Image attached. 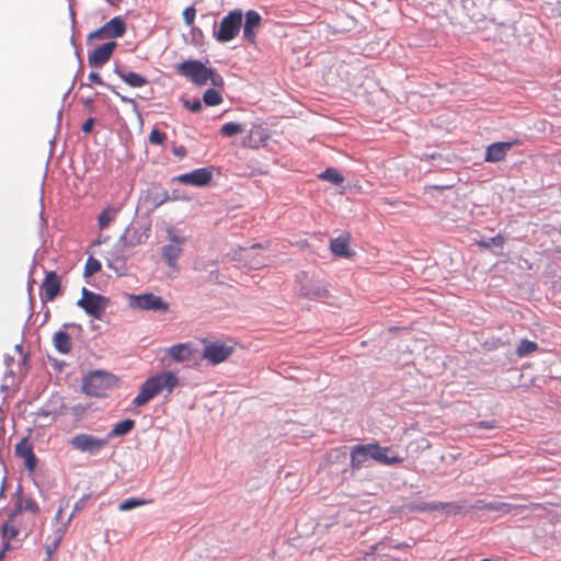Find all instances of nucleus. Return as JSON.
<instances>
[{"label":"nucleus","instance_id":"nucleus-1","mask_svg":"<svg viewBox=\"0 0 561 561\" xmlns=\"http://www.w3.org/2000/svg\"><path fill=\"white\" fill-rule=\"evenodd\" d=\"M180 385V379L175 373L164 370L148 377L140 386L138 394L133 400V405L136 408L147 404L150 400L160 394L163 390L168 394Z\"/></svg>","mask_w":561,"mask_h":561},{"label":"nucleus","instance_id":"nucleus-2","mask_svg":"<svg viewBox=\"0 0 561 561\" xmlns=\"http://www.w3.org/2000/svg\"><path fill=\"white\" fill-rule=\"evenodd\" d=\"M176 72L190 80L197 87L205 85L210 81L211 85L222 88L225 84L224 78L216 72L215 69L206 67L201 60H185L175 67Z\"/></svg>","mask_w":561,"mask_h":561},{"label":"nucleus","instance_id":"nucleus-3","mask_svg":"<svg viewBox=\"0 0 561 561\" xmlns=\"http://www.w3.org/2000/svg\"><path fill=\"white\" fill-rule=\"evenodd\" d=\"M242 11L239 9L230 11L214 31V37L219 43H228L237 37L242 25Z\"/></svg>","mask_w":561,"mask_h":561},{"label":"nucleus","instance_id":"nucleus-4","mask_svg":"<svg viewBox=\"0 0 561 561\" xmlns=\"http://www.w3.org/2000/svg\"><path fill=\"white\" fill-rule=\"evenodd\" d=\"M77 305L90 317L100 320L110 305V298L83 287Z\"/></svg>","mask_w":561,"mask_h":561},{"label":"nucleus","instance_id":"nucleus-5","mask_svg":"<svg viewBox=\"0 0 561 561\" xmlns=\"http://www.w3.org/2000/svg\"><path fill=\"white\" fill-rule=\"evenodd\" d=\"M114 376L103 371H93L83 379L84 392L92 397H103L114 386Z\"/></svg>","mask_w":561,"mask_h":561},{"label":"nucleus","instance_id":"nucleus-6","mask_svg":"<svg viewBox=\"0 0 561 561\" xmlns=\"http://www.w3.org/2000/svg\"><path fill=\"white\" fill-rule=\"evenodd\" d=\"M128 300L129 306L137 310H149L156 312H167L169 310V304L160 296H156L152 293L130 295Z\"/></svg>","mask_w":561,"mask_h":561},{"label":"nucleus","instance_id":"nucleus-7","mask_svg":"<svg viewBox=\"0 0 561 561\" xmlns=\"http://www.w3.org/2000/svg\"><path fill=\"white\" fill-rule=\"evenodd\" d=\"M108 444V438H99L90 434H78L70 440L73 449L81 453L96 454Z\"/></svg>","mask_w":561,"mask_h":561},{"label":"nucleus","instance_id":"nucleus-8","mask_svg":"<svg viewBox=\"0 0 561 561\" xmlns=\"http://www.w3.org/2000/svg\"><path fill=\"white\" fill-rule=\"evenodd\" d=\"M104 259L107 267L113 270L117 275L125 274L127 266L122 240L115 243L112 249L104 254Z\"/></svg>","mask_w":561,"mask_h":561},{"label":"nucleus","instance_id":"nucleus-9","mask_svg":"<svg viewBox=\"0 0 561 561\" xmlns=\"http://www.w3.org/2000/svg\"><path fill=\"white\" fill-rule=\"evenodd\" d=\"M233 352V348L219 342H209L203 351V358L213 365L225 362Z\"/></svg>","mask_w":561,"mask_h":561},{"label":"nucleus","instance_id":"nucleus-10","mask_svg":"<svg viewBox=\"0 0 561 561\" xmlns=\"http://www.w3.org/2000/svg\"><path fill=\"white\" fill-rule=\"evenodd\" d=\"M213 179V171L210 168H199L192 172L181 174L175 178V181L186 185L206 186Z\"/></svg>","mask_w":561,"mask_h":561},{"label":"nucleus","instance_id":"nucleus-11","mask_svg":"<svg viewBox=\"0 0 561 561\" xmlns=\"http://www.w3.org/2000/svg\"><path fill=\"white\" fill-rule=\"evenodd\" d=\"M43 300L53 301L61 293V279L55 271L47 272L42 283Z\"/></svg>","mask_w":561,"mask_h":561},{"label":"nucleus","instance_id":"nucleus-12","mask_svg":"<svg viewBox=\"0 0 561 561\" xmlns=\"http://www.w3.org/2000/svg\"><path fill=\"white\" fill-rule=\"evenodd\" d=\"M245 21L243 24V38L250 44H255L256 32L261 25L262 16L254 10H249L245 13Z\"/></svg>","mask_w":561,"mask_h":561},{"label":"nucleus","instance_id":"nucleus-13","mask_svg":"<svg viewBox=\"0 0 561 561\" xmlns=\"http://www.w3.org/2000/svg\"><path fill=\"white\" fill-rule=\"evenodd\" d=\"M115 47H116V43L115 42H108V43H105V44L96 47L89 55V58H88L89 65L91 67H101V66H103L112 57Z\"/></svg>","mask_w":561,"mask_h":561},{"label":"nucleus","instance_id":"nucleus-14","mask_svg":"<svg viewBox=\"0 0 561 561\" xmlns=\"http://www.w3.org/2000/svg\"><path fill=\"white\" fill-rule=\"evenodd\" d=\"M22 519L23 516H19L18 514L13 513L10 514L8 520L1 527L4 542L10 545V541L18 539L19 535L21 534Z\"/></svg>","mask_w":561,"mask_h":561},{"label":"nucleus","instance_id":"nucleus-15","mask_svg":"<svg viewBox=\"0 0 561 561\" xmlns=\"http://www.w3.org/2000/svg\"><path fill=\"white\" fill-rule=\"evenodd\" d=\"M482 507L490 512H500L502 514H510L514 510L524 511V510H529V508H533V510L543 508V505L540 503H530L529 505H513L511 503H505V502H490V503H485Z\"/></svg>","mask_w":561,"mask_h":561},{"label":"nucleus","instance_id":"nucleus-16","mask_svg":"<svg viewBox=\"0 0 561 561\" xmlns=\"http://www.w3.org/2000/svg\"><path fill=\"white\" fill-rule=\"evenodd\" d=\"M515 144L516 142L501 141V142H494V144L488 146V148L485 150L484 160L486 162H500V161L504 160V158L507 154V151Z\"/></svg>","mask_w":561,"mask_h":561},{"label":"nucleus","instance_id":"nucleus-17","mask_svg":"<svg viewBox=\"0 0 561 561\" xmlns=\"http://www.w3.org/2000/svg\"><path fill=\"white\" fill-rule=\"evenodd\" d=\"M167 353L174 362L182 363L192 359L194 348L191 343H179L169 347Z\"/></svg>","mask_w":561,"mask_h":561},{"label":"nucleus","instance_id":"nucleus-18","mask_svg":"<svg viewBox=\"0 0 561 561\" xmlns=\"http://www.w3.org/2000/svg\"><path fill=\"white\" fill-rule=\"evenodd\" d=\"M15 454L16 456L24 459L25 467L33 471L36 467V456L33 453L32 445L28 443L26 438L22 439L16 446H15Z\"/></svg>","mask_w":561,"mask_h":561},{"label":"nucleus","instance_id":"nucleus-19","mask_svg":"<svg viewBox=\"0 0 561 561\" xmlns=\"http://www.w3.org/2000/svg\"><path fill=\"white\" fill-rule=\"evenodd\" d=\"M370 458L385 463V465H393V463H400L402 461L399 457H391L389 458L387 456V453L389 451L388 447H381L378 444H368Z\"/></svg>","mask_w":561,"mask_h":561},{"label":"nucleus","instance_id":"nucleus-20","mask_svg":"<svg viewBox=\"0 0 561 561\" xmlns=\"http://www.w3.org/2000/svg\"><path fill=\"white\" fill-rule=\"evenodd\" d=\"M300 290L301 295L309 299H323L329 297L328 288L319 282L302 285Z\"/></svg>","mask_w":561,"mask_h":561},{"label":"nucleus","instance_id":"nucleus-21","mask_svg":"<svg viewBox=\"0 0 561 561\" xmlns=\"http://www.w3.org/2000/svg\"><path fill=\"white\" fill-rule=\"evenodd\" d=\"M368 458H370L368 444L357 445L353 447L351 451V467L353 469H359Z\"/></svg>","mask_w":561,"mask_h":561},{"label":"nucleus","instance_id":"nucleus-22","mask_svg":"<svg viewBox=\"0 0 561 561\" xmlns=\"http://www.w3.org/2000/svg\"><path fill=\"white\" fill-rule=\"evenodd\" d=\"M330 250L333 254L341 257H351L353 252L350 250V238L339 237L330 242Z\"/></svg>","mask_w":561,"mask_h":561},{"label":"nucleus","instance_id":"nucleus-23","mask_svg":"<svg viewBox=\"0 0 561 561\" xmlns=\"http://www.w3.org/2000/svg\"><path fill=\"white\" fill-rule=\"evenodd\" d=\"M453 512L457 513L459 507L450 504V503H442V502H433V503H426L422 502L420 504H415L411 506V511H417V512H426V511H445V510H451Z\"/></svg>","mask_w":561,"mask_h":561},{"label":"nucleus","instance_id":"nucleus-24","mask_svg":"<svg viewBox=\"0 0 561 561\" xmlns=\"http://www.w3.org/2000/svg\"><path fill=\"white\" fill-rule=\"evenodd\" d=\"M106 33L112 38L122 37L126 32V24L121 16H115L104 24Z\"/></svg>","mask_w":561,"mask_h":561},{"label":"nucleus","instance_id":"nucleus-25","mask_svg":"<svg viewBox=\"0 0 561 561\" xmlns=\"http://www.w3.org/2000/svg\"><path fill=\"white\" fill-rule=\"evenodd\" d=\"M117 76L129 87L141 88L148 83V80L133 71L116 70Z\"/></svg>","mask_w":561,"mask_h":561},{"label":"nucleus","instance_id":"nucleus-26","mask_svg":"<svg viewBox=\"0 0 561 561\" xmlns=\"http://www.w3.org/2000/svg\"><path fill=\"white\" fill-rule=\"evenodd\" d=\"M23 512H31L32 514L36 515L39 512V507L33 499H24L19 495L18 502L12 513L18 514L19 516H23Z\"/></svg>","mask_w":561,"mask_h":561},{"label":"nucleus","instance_id":"nucleus-27","mask_svg":"<svg viewBox=\"0 0 561 561\" xmlns=\"http://www.w3.org/2000/svg\"><path fill=\"white\" fill-rule=\"evenodd\" d=\"M119 207L107 206L98 216V226L101 230L106 229L117 217Z\"/></svg>","mask_w":561,"mask_h":561},{"label":"nucleus","instance_id":"nucleus-28","mask_svg":"<svg viewBox=\"0 0 561 561\" xmlns=\"http://www.w3.org/2000/svg\"><path fill=\"white\" fill-rule=\"evenodd\" d=\"M54 346L61 354H68L71 351L72 343L70 335L66 331H58L54 334Z\"/></svg>","mask_w":561,"mask_h":561},{"label":"nucleus","instance_id":"nucleus-29","mask_svg":"<svg viewBox=\"0 0 561 561\" xmlns=\"http://www.w3.org/2000/svg\"><path fill=\"white\" fill-rule=\"evenodd\" d=\"M182 253V248L173 244H167L162 248V256L168 266L178 270V259Z\"/></svg>","mask_w":561,"mask_h":561},{"label":"nucleus","instance_id":"nucleus-30","mask_svg":"<svg viewBox=\"0 0 561 561\" xmlns=\"http://www.w3.org/2000/svg\"><path fill=\"white\" fill-rule=\"evenodd\" d=\"M135 427V421L130 419L123 420L118 423H116L111 432L108 433V436L106 438L110 439V437H118L124 436L128 434L133 428Z\"/></svg>","mask_w":561,"mask_h":561},{"label":"nucleus","instance_id":"nucleus-31","mask_svg":"<svg viewBox=\"0 0 561 561\" xmlns=\"http://www.w3.org/2000/svg\"><path fill=\"white\" fill-rule=\"evenodd\" d=\"M243 131H244V126L240 123H233V122L226 123L220 128V134L224 137H228V138L233 137Z\"/></svg>","mask_w":561,"mask_h":561},{"label":"nucleus","instance_id":"nucleus-32","mask_svg":"<svg viewBox=\"0 0 561 561\" xmlns=\"http://www.w3.org/2000/svg\"><path fill=\"white\" fill-rule=\"evenodd\" d=\"M203 101L207 106H216L221 104L224 99L220 92H218L217 90L208 89L205 91L203 95Z\"/></svg>","mask_w":561,"mask_h":561},{"label":"nucleus","instance_id":"nucleus-33","mask_svg":"<svg viewBox=\"0 0 561 561\" xmlns=\"http://www.w3.org/2000/svg\"><path fill=\"white\" fill-rule=\"evenodd\" d=\"M538 350L537 343L529 340H522L516 348V354L519 357L530 355Z\"/></svg>","mask_w":561,"mask_h":561},{"label":"nucleus","instance_id":"nucleus-34","mask_svg":"<svg viewBox=\"0 0 561 561\" xmlns=\"http://www.w3.org/2000/svg\"><path fill=\"white\" fill-rule=\"evenodd\" d=\"M319 178L321 180H325V181H329L335 185H339L341 184L343 181H344V178L341 175V173L334 169V168H328L325 169L320 175Z\"/></svg>","mask_w":561,"mask_h":561},{"label":"nucleus","instance_id":"nucleus-35","mask_svg":"<svg viewBox=\"0 0 561 561\" xmlns=\"http://www.w3.org/2000/svg\"><path fill=\"white\" fill-rule=\"evenodd\" d=\"M101 267L102 265L99 260L94 259L93 256H89L84 266V276H92L93 274L100 272Z\"/></svg>","mask_w":561,"mask_h":561},{"label":"nucleus","instance_id":"nucleus-36","mask_svg":"<svg viewBox=\"0 0 561 561\" xmlns=\"http://www.w3.org/2000/svg\"><path fill=\"white\" fill-rule=\"evenodd\" d=\"M150 502L151 501H148V500L127 499L118 505V510L125 512V511L136 508L138 506L146 505Z\"/></svg>","mask_w":561,"mask_h":561},{"label":"nucleus","instance_id":"nucleus-37","mask_svg":"<svg viewBox=\"0 0 561 561\" xmlns=\"http://www.w3.org/2000/svg\"><path fill=\"white\" fill-rule=\"evenodd\" d=\"M167 139L165 133L154 128L149 134V141L151 145H163Z\"/></svg>","mask_w":561,"mask_h":561},{"label":"nucleus","instance_id":"nucleus-38","mask_svg":"<svg viewBox=\"0 0 561 561\" xmlns=\"http://www.w3.org/2000/svg\"><path fill=\"white\" fill-rule=\"evenodd\" d=\"M167 233H168L169 240L172 242L173 245L182 248V245L185 242L184 237L180 236L173 228H169L167 230Z\"/></svg>","mask_w":561,"mask_h":561},{"label":"nucleus","instance_id":"nucleus-39","mask_svg":"<svg viewBox=\"0 0 561 561\" xmlns=\"http://www.w3.org/2000/svg\"><path fill=\"white\" fill-rule=\"evenodd\" d=\"M196 10L193 5L187 7L183 11V20L187 26H192L195 22Z\"/></svg>","mask_w":561,"mask_h":561},{"label":"nucleus","instance_id":"nucleus-40","mask_svg":"<svg viewBox=\"0 0 561 561\" xmlns=\"http://www.w3.org/2000/svg\"><path fill=\"white\" fill-rule=\"evenodd\" d=\"M504 242H505L504 238L501 234H497V236L493 237L490 240V242L480 241V242H478V244L483 248H490L491 244H493L495 247H502L504 244Z\"/></svg>","mask_w":561,"mask_h":561},{"label":"nucleus","instance_id":"nucleus-41","mask_svg":"<svg viewBox=\"0 0 561 561\" xmlns=\"http://www.w3.org/2000/svg\"><path fill=\"white\" fill-rule=\"evenodd\" d=\"M183 105L193 113H198L202 110V102L198 99L184 100Z\"/></svg>","mask_w":561,"mask_h":561},{"label":"nucleus","instance_id":"nucleus-42","mask_svg":"<svg viewBox=\"0 0 561 561\" xmlns=\"http://www.w3.org/2000/svg\"><path fill=\"white\" fill-rule=\"evenodd\" d=\"M108 34L106 33V30L103 26H101L100 28L93 31L92 33H90L89 35V38L90 39H93V38H98V39H102V38H108Z\"/></svg>","mask_w":561,"mask_h":561},{"label":"nucleus","instance_id":"nucleus-43","mask_svg":"<svg viewBox=\"0 0 561 561\" xmlns=\"http://www.w3.org/2000/svg\"><path fill=\"white\" fill-rule=\"evenodd\" d=\"M169 199H170L169 193L167 191H163L153 199V205H154V207H159L160 205L164 204Z\"/></svg>","mask_w":561,"mask_h":561},{"label":"nucleus","instance_id":"nucleus-44","mask_svg":"<svg viewBox=\"0 0 561 561\" xmlns=\"http://www.w3.org/2000/svg\"><path fill=\"white\" fill-rule=\"evenodd\" d=\"M106 87H107V88H108V89H110V90H111V91H112L116 96H118V98L121 99V101H122V102H124V103H130V104H134V103H135V101H134L133 99L127 98V96L122 95L121 93H118V92L116 91L115 87L110 85V84H107Z\"/></svg>","mask_w":561,"mask_h":561},{"label":"nucleus","instance_id":"nucleus-45","mask_svg":"<svg viewBox=\"0 0 561 561\" xmlns=\"http://www.w3.org/2000/svg\"><path fill=\"white\" fill-rule=\"evenodd\" d=\"M88 79H89L90 83L100 84V85L104 84L101 76L96 72H90L88 76Z\"/></svg>","mask_w":561,"mask_h":561},{"label":"nucleus","instance_id":"nucleus-46","mask_svg":"<svg viewBox=\"0 0 561 561\" xmlns=\"http://www.w3.org/2000/svg\"><path fill=\"white\" fill-rule=\"evenodd\" d=\"M172 152L179 158H184L187 153V150L184 146H175L173 147Z\"/></svg>","mask_w":561,"mask_h":561},{"label":"nucleus","instance_id":"nucleus-47","mask_svg":"<svg viewBox=\"0 0 561 561\" xmlns=\"http://www.w3.org/2000/svg\"><path fill=\"white\" fill-rule=\"evenodd\" d=\"M94 125V118H88L82 125L83 133H90Z\"/></svg>","mask_w":561,"mask_h":561},{"label":"nucleus","instance_id":"nucleus-48","mask_svg":"<svg viewBox=\"0 0 561 561\" xmlns=\"http://www.w3.org/2000/svg\"><path fill=\"white\" fill-rule=\"evenodd\" d=\"M11 549V546L8 542H4L3 549L0 551V561H2L4 553L7 550Z\"/></svg>","mask_w":561,"mask_h":561},{"label":"nucleus","instance_id":"nucleus-49","mask_svg":"<svg viewBox=\"0 0 561 561\" xmlns=\"http://www.w3.org/2000/svg\"><path fill=\"white\" fill-rule=\"evenodd\" d=\"M4 484H5V477H2L0 479V499L3 496V493H4Z\"/></svg>","mask_w":561,"mask_h":561},{"label":"nucleus","instance_id":"nucleus-50","mask_svg":"<svg viewBox=\"0 0 561 561\" xmlns=\"http://www.w3.org/2000/svg\"><path fill=\"white\" fill-rule=\"evenodd\" d=\"M263 245L261 243H254L251 245V249H262Z\"/></svg>","mask_w":561,"mask_h":561},{"label":"nucleus","instance_id":"nucleus-51","mask_svg":"<svg viewBox=\"0 0 561 561\" xmlns=\"http://www.w3.org/2000/svg\"><path fill=\"white\" fill-rule=\"evenodd\" d=\"M92 102H93V101L89 99V100H87V101H85V104H87V105H90V104H92Z\"/></svg>","mask_w":561,"mask_h":561},{"label":"nucleus","instance_id":"nucleus-52","mask_svg":"<svg viewBox=\"0 0 561 561\" xmlns=\"http://www.w3.org/2000/svg\"><path fill=\"white\" fill-rule=\"evenodd\" d=\"M513 497H516V499H517V497L524 499V496H523V495H518V494H515Z\"/></svg>","mask_w":561,"mask_h":561}]
</instances>
